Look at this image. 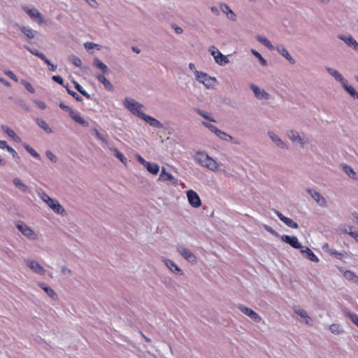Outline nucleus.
<instances>
[{"label": "nucleus", "mask_w": 358, "mask_h": 358, "mask_svg": "<svg viewBox=\"0 0 358 358\" xmlns=\"http://www.w3.org/2000/svg\"><path fill=\"white\" fill-rule=\"evenodd\" d=\"M330 331L335 335H340L344 332L343 327L338 324H332L329 327Z\"/></svg>", "instance_id": "ea45409f"}, {"label": "nucleus", "mask_w": 358, "mask_h": 358, "mask_svg": "<svg viewBox=\"0 0 358 358\" xmlns=\"http://www.w3.org/2000/svg\"><path fill=\"white\" fill-rule=\"evenodd\" d=\"M293 310L294 311V313H296V315L298 317L297 320L301 323H304L306 325H309V326L312 325V319L308 315L306 310H305L303 308L299 307V306L294 307Z\"/></svg>", "instance_id": "9d476101"}, {"label": "nucleus", "mask_w": 358, "mask_h": 358, "mask_svg": "<svg viewBox=\"0 0 358 358\" xmlns=\"http://www.w3.org/2000/svg\"><path fill=\"white\" fill-rule=\"evenodd\" d=\"M45 155L52 162L56 163L57 162V157L52 151L47 150L45 152Z\"/></svg>", "instance_id": "5fc2aeb1"}, {"label": "nucleus", "mask_w": 358, "mask_h": 358, "mask_svg": "<svg viewBox=\"0 0 358 358\" xmlns=\"http://www.w3.org/2000/svg\"><path fill=\"white\" fill-rule=\"evenodd\" d=\"M84 47L87 50H90L94 48H97V50H100L101 46L99 44L94 43L92 42H86L84 43Z\"/></svg>", "instance_id": "de8ad7c7"}, {"label": "nucleus", "mask_w": 358, "mask_h": 358, "mask_svg": "<svg viewBox=\"0 0 358 358\" xmlns=\"http://www.w3.org/2000/svg\"><path fill=\"white\" fill-rule=\"evenodd\" d=\"M342 168H343V170L344 171V172L351 178H353V179H355L357 180V176L356 174V173L354 171L353 169L347 165V164H343L342 165Z\"/></svg>", "instance_id": "58836bf2"}, {"label": "nucleus", "mask_w": 358, "mask_h": 358, "mask_svg": "<svg viewBox=\"0 0 358 358\" xmlns=\"http://www.w3.org/2000/svg\"><path fill=\"white\" fill-rule=\"evenodd\" d=\"M322 248L324 252H327L329 254L330 253V250H332V248H331L328 243H324L322 245Z\"/></svg>", "instance_id": "338daca9"}, {"label": "nucleus", "mask_w": 358, "mask_h": 358, "mask_svg": "<svg viewBox=\"0 0 358 358\" xmlns=\"http://www.w3.org/2000/svg\"><path fill=\"white\" fill-rule=\"evenodd\" d=\"M6 150L8 152H10L14 158L17 157V153L16 152V151L13 148L10 147L9 145L8 146Z\"/></svg>", "instance_id": "69168bd1"}, {"label": "nucleus", "mask_w": 358, "mask_h": 358, "mask_svg": "<svg viewBox=\"0 0 358 358\" xmlns=\"http://www.w3.org/2000/svg\"><path fill=\"white\" fill-rule=\"evenodd\" d=\"M194 159L201 166L208 169L212 172L221 173L227 177L231 176L224 169H222L223 164L222 163L217 162L204 151L197 152L194 157Z\"/></svg>", "instance_id": "f03ea898"}, {"label": "nucleus", "mask_w": 358, "mask_h": 358, "mask_svg": "<svg viewBox=\"0 0 358 358\" xmlns=\"http://www.w3.org/2000/svg\"><path fill=\"white\" fill-rule=\"evenodd\" d=\"M292 143L303 148L308 143V138L304 134H299L298 132H292Z\"/></svg>", "instance_id": "412c9836"}, {"label": "nucleus", "mask_w": 358, "mask_h": 358, "mask_svg": "<svg viewBox=\"0 0 358 358\" xmlns=\"http://www.w3.org/2000/svg\"><path fill=\"white\" fill-rule=\"evenodd\" d=\"M215 135L221 140L226 142H231L234 144H239L240 143L231 136L229 135L226 132L218 129Z\"/></svg>", "instance_id": "393cba45"}, {"label": "nucleus", "mask_w": 358, "mask_h": 358, "mask_svg": "<svg viewBox=\"0 0 358 358\" xmlns=\"http://www.w3.org/2000/svg\"><path fill=\"white\" fill-rule=\"evenodd\" d=\"M52 79L55 81L56 83L60 84V85H63L64 83V80L62 79V78L59 76H53Z\"/></svg>", "instance_id": "680f3d73"}, {"label": "nucleus", "mask_w": 358, "mask_h": 358, "mask_svg": "<svg viewBox=\"0 0 358 358\" xmlns=\"http://www.w3.org/2000/svg\"><path fill=\"white\" fill-rule=\"evenodd\" d=\"M93 65L96 68L100 69L103 73H106L109 71L108 66L98 58H94L93 59Z\"/></svg>", "instance_id": "72a5a7b5"}, {"label": "nucleus", "mask_w": 358, "mask_h": 358, "mask_svg": "<svg viewBox=\"0 0 358 358\" xmlns=\"http://www.w3.org/2000/svg\"><path fill=\"white\" fill-rule=\"evenodd\" d=\"M342 87L344 90L350 94L352 97L358 99V92L356 90L350 85L348 84V81L345 80L342 84Z\"/></svg>", "instance_id": "7c9ffc66"}, {"label": "nucleus", "mask_w": 358, "mask_h": 358, "mask_svg": "<svg viewBox=\"0 0 358 358\" xmlns=\"http://www.w3.org/2000/svg\"><path fill=\"white\" fill-rule=\"evenodd\" d=\"M194 159L201 166L208 169L212 172L221 173L227 177L231 176L224 169H222L223 164L222 163L217 162L204 151L197 152L194 157Z\"/></svg>", "instance_id": "f257e3e1"}, {"label": "nucleus", "mask_w": 358, "mask_h": 358, "mask_svg": "<svg viewBox=\"0 0 358 358\" xmlns=\"http://www.w3.org/2000/svg\"><path fill=\"white\" fill-rule=\"evenodd\" d=\"M220 9L227 15V17L232 20L236 21V15L234 13V12L231 10V8L224 3H222L220 4Z\"/></svg>", "instance_id": "a878e982"}, {"label": "nucleus", "mask_w": 358, "mask_h": 358, "mask_svg": "<svg viewBox=\"0 0 358 358\" xmlns=\"http://www.w3.org/2000/svg\"><path fill=\"white\" fill-rule=\"evenodd\" d=\"M202 124L208 128L211 132L214 133L215 134L217 132V130L219 129L215 125L208 123L207 122H202Z\"/></svg>", "instance_id": "3c124183"}, {"label": "nucleus", "mask_w": 358, "mask_h": 358, "mask_svg": "<svg viewBox=\"0 0 358 358\" xmlns=\"http://www.w3.org/2000/svg\"><path fill=\"white\" fill-rule=\"evenodd\" d=\"M325 70L335 80L340 83L341 85L346 80L343 75L334 68L327 66L325 67Z\"/></svg>", "instance_id": "5701e85b"}, {"label": "nucleus", "mask_w": 358, "mask_h": 358, "mask_svg": "<svg viewBox=\"0 0 358 358\" xmlns=\"http://www.w3.org/2000/svg\"><path fill=\"white\" fill-rule=\"evenodd\" d=\"M194 159L201 166L208 169L212 172L221 173L227 177L231 176L224 169H222L223 164L222 163L217 162L204 151L197 152L194 157Z\"/></svg>", "instance_id": "7ed1b4c3"}, {"label": "nucleus", "mask_w": 358, "mask_h": 358, "mask_svg": "<svg viewBox=\"0 0 358 358\" xmlns=\"http://www.w3.org/2000/svg\"><path fill=\"white\" fill-rule=\"evenodd\" d=\"M34 102L36 106H38L41 109H45L46 108V104L40 100L35 99Z\"/></svg>", "instance_id": "052dcab7"}, {"label": "nucleus", "mask_w": 358, "mask_h": 358, "mask_svg": "<svg viewBox=\"0 0 358 358\" xmlns=\"http://www.w3.org/2000/svg\"><path fill=\"white\" fill-rule=\"evenodd\" d=\"M124 106L134 115L141 118L145 114V106L131 97H127L123 101Z\"/></svg>", "instance_id": "20e7f679"}, {"label": "nucleus", "mask_w": 358, "mask_h": 358, "mask_svg": "<svg viewBox=\"0 0 358 358\" xmlns=\"http://www.w3.org/2000/svg\"><path fill=\"white\" fill-rule=\"evenodd\" d=\"M47 206L56 214L59 215H64L66 210L60 204L59 201L52 197H50L45 203Z\"/></svg>", "instance_id": "9b49d317"}, {"label": "nucleus", "mask_w": 358, "mask_h": 358, "mask_svg": "<svg viewBox=\"0 0 358 358\" xmlns=\"http://www.w3.org/2000/svg\"><path fill=\"white\" fill-rule=\"evenodd\" d=\"M274 213L277 215L280 220H282L285 224L288 227H291V220L285 216H284L281 213L274 210Z\"/></svg>", "instance_id": "a18cd8bd"}, {"label": "nucleus", "mask_w": 358, "mask_h": 358, "mask_svg": "<svg viewBox=\"0 0 358 358\" xmlns=\"http://www.w3.org/2000/svg\"><path fill=\"white\" fill-rule=\"evenodd\" d=\"M60 271L62 274L66 277H70L73 275L72 270L66 266H61Z\"/></svg>", "instance_id": "8fccbe9b"}, {"label": "nucleus", "mask_w": 358, "mask_h": 358, "mask_svg": "<svg viewBox=\"0 0 358 358\" xmlns=\"http://www.w3.org/2000/svg\"><path fill=\"white\" fill-rule=\"evenodd\" d=\"M13 182L16 188H17L20 191L23 193H29L30 192V189L27 185L25 184L24 181H22L19 178H14L13 180Z\"/></svg>", "instance_id": "b1692460"}, {"label": "nucleus", "mask_w": 358, "mask_h": 358, "mask_svg": "<svg viewBox=\"0 0 358 358\" xmlns=\"http://www.w3.org/2000/svg\"><path fill=\"white\" fill-rule=\"evenodd\" d=\"M209 52L213 56L215 62L220 66L225 65L229 63V59L227 56L224 55L217 48L210 46Z\"/></svg>", "instance_id": "6e6552de"}, {"label": "nucleus", "mask_w": 358, "mask_h": 358, "mask_svg": "<svg viewBox=\"0 0 358 358\" xmlns=\"http://www.w3.org/2000/svg\"><path fill=\"white\" fill-rule=\"evenodd\" d=\"M3 73L5 75H6L7 76H8L13 80H14L15 82H18V78L14 74V73L13 71H10V70H6V71H3Z\"/></svg>", "instance_id": "bf43d9fd"}, {"label": "nucleus", "mask_w": 358, "mask_h": 358, "mask_svg": "<svg viewBox=\"0 0 358 358\" xmlns=\"http://www.w3.org/2000/svg\"><path fill=\"white\" fill-rule=\"evenodd\" d=\"M251 52L255 57H257V59L259 60V62H260V64L262 66H267L268 64H267L266 60L264 59V57L261 55V54L259 52H257V50H255L254 49H252Z\"/></svg>", "instance_id": "79ce46f5"}, {"label": "nucleus", "mask_w": 358, "mask_h": 358, "mask_svg": "<svg viewBox=\"0 0 358 358\" xmlns=\"http://www.w3.org/2000/svg\"><path fill=\"white\" fill-rule=\"evenodd\" d=\"M329 254L338 259H342L344 256L343 253L338 252L334 248H332V250H330Z\"/></svg>", "instance_id": "13d9d810"}, {"label": "nucleus", "mask_w": 358, "mask_h": 358, "mask_svg": "<svg viewBox=\"0 0 358 358\" xmlns=\"http://www.w3.org/2000/svg\"><path fill=\"white\" fill-rule=\"evenodd\" d=\"M23 10L30 17V18L37 22L38 24L45 23V20L43 15L34 7L22 6Z\"/></svg>", "instance_id": "0eeeda50"}, {"label": "nucleus", "mask_w": 358, "mask_h": 358, "mask_svg": "<svg viewBox=\"0 0 358 358\" xmlns=\"http://www.w3.org/2000/svg\"><path fill=\"white\" fill-rule=\"evenodd\" d=\"M97 80L101 83L104 87L108 91H113L114 87L111 83L103 75L99 74L96 75Z\"/></svg>", "instance_id": "2f4dec72"}, {"label": "nucleus", "mask_w": 358, "mask_h": 358, "mask_svg": "<svg viewBox=\"0 0 358 358\" xmlns=\"http://www.w3.org/2000/svg\"><path fill=\"white\" fill-rule=\"evenodd\" d=\"M148 171L153 175L157 174L159 171V166L156 163L148 162L145 166Z\"/></svg>", "instance_id": "4c0bfd02"}, {"label": "nucleus", "mask_w": 358, "mask_h": 358, "mask_svg": "<svg viewBox=\"0 0 358 358\" xmlns=\"http://www.w3.org/2000/svg\"><path fill=\"white\" fill-rule=\"evenodd\" d=\"M19 29L29 39L34 38L35 31L31 28L25 26H20L19 27Z\"/></svg>", "instance_id": "c9c22d12"}, {"label": "nucleus", "mask_w": 358, "mask_h": 358, "mask_svg": "<svg viewBox=\"0 0 358 358\" xmlns=\"http://www.w3.org/2000/svg\"><path fill=\"white\" fill-rule=\"evenodd\" d=\"M108 150L110 153H112L114 156H115L124 165H126L127 164V158L117 149H116L113 147H109Z\"/></svg>", "instance_id": "473e14b6"}, {"label": "nucleus", "mask_w": 358, "mask_h": 358, "mask_svg": "<svg viewBox=\"0 0 358 358\" xmlns=\"http://www.w3.org/2000/svg\"><path fill=\"white\" fill-rule=\"evenodd\" d=\"M36 124L42 129L46 134H50L53 133V130L50 128L49 124L42 118L37 117L36 119Z\"/></svg>", "instance_id": "cd10ccee"}, {"label": "nucleus", "mask_w": 358, "mask_h": 358, "mask_svg": "<svg viewBox=\"0 0 358 358\" xmlns=\"http://www.w3.org/2000/svg\"><path fill=\"white\" fill-rule=\"evenodd\" d=\"M310 196L314 199V201L321 207H327V202L326 199L317 191L315 189H308L307 190Z\"/></svg>", "instance_id": "f3484780"}, {"label": "nucleus", "mask_w": 358, "mask_h": 358, "mask_svg": "<svg viewBox=\"0 0 358 358\" xmlns=\"http://www.w3.org/2000/svg\"><path fill=\"white\" fill-rule=\"evenodd\" d=\"M187 198L189 205L194 208H199L201 206V201L199 194L194 190L189 189L187 192Z\"/></svg>", "instance_id": "4468645a"}, {"label": "nucleus", "mask_w": 358, "mask_h": 358, "mask_svg": "<svg viewBox=\"0 0 358 358\" xmlns=\"http://www.w3.org/2000/svg\"><path fill=\"white\" fill-rule=\"evenodd\" d=\"M27 266L36 274L40 275H45L46 270L44 267L36 260L33 259H27L25 260Z\"/></svg>", "instance_id": "1a4fd4ad"}, {"label": "nucleus", "mask_w": 358, "mask_h": 358, "mask_svg": "<svg viewBox=\"0 0 358 358\" xmlns=\"http://www.w3.org/2000/svg\"><path fill=\"white\" fill-rule=\"evenodd\" d=\"M26 48L32 55H36L38 57H39L41 59L44 61L45 63L49 64V59L45 57V55L43 53L38 51L36 49H32L27 46L26 47Z\"/></svg>", "instance_id": "e433bc0d"}, {"label": "nucleus", "mask_w": 358, "mask_h": 358, "mask_svg": "<svg viewBox=\"0 0 358 358\" xmlns=\"http://www.w3.org/2000/svg\"><path fill=\"white\" fill-rule=\"evenodd\" d=\"M45 292L52 299H56L57 297V295L56 292L54 291V289L50 287V286L46 288Z\"/></svg>", "instance_id": "6e6d98bb"}, {"label": "nucleus", "mask_w": 358, "mask_h": 358, "mask_svg": "<svg viewBox=\"0 0 358 358\" xmlns=\"http://www.w3.org/2000/svg\"><path fill=\"white\" fill-rule=\"evenodd\" d=\"M70 117L78 124L83 126V127H88L89 122L86 121L83 117H82L80 114L73 110H71Z\"/></svg>", "instance_id": "bb28decb"}, {"label": "nucleus", "mask_w": 358, "mask_h": 358, "mask_svg": "<svg viewBox=\"0 0 358 358\" xmlns=\"http://www.w3.org/2000/svg\"><path fill=\"white\" fill-rule=\"evenodd\" d=\"M1 128L9 137L12 138L15 142L20 143L21 138L18 136L15 132L6 125H1Z\"/></svg>", "instance_id": "c85d7f7f"}, {"label": "nucleus", "mask_w": 358, "mask_h": 358, "mask_svg": "<svg viewBox=\"0 0 358 358\" xmlns=\"http://www.w3.org/2000/svg\"><path fill=\"white\" fill-rule=\"evenodd\" d=\"M69 60L77 67H80L82 65L80 59L76 55H70L69 57Z\"/></svg>", "instance_id": "49530a36"}, {"label": "nucleus", "mask_w": 358, "mask_h": 358, "mask_svg": "<svg viewBox=\"0 0 358 358\" xmlns=\"http://www.w3.org/2000/svg\"><path fill=\"white\" fill-rule=\"evenodd\" d=\"M348 317L358 327V315L352 313H348Z\"/></svg>", "instance_id": "864d4df0"}, {"label": "nucleus", "mask_w": 358, "mask_h": 358, "mask_svg": "<svg viewBox=\"0 0 358 358\" xmlns=\"http://www.w3.org/2000/svg\"><path fill=\"white\" fill-rule=\"evenodd\" d=\"M15 226L17 228V229L22 234V235L29 241H36L38 240V233L34 231L27 223L21 220H18L15 223Z\"/></svg>", "instance_id": "39448f33"}, {"label": "nucleus", "mask_w": 358, "mask_h": 358, "mask_svg": "<svg viewBox=\"0 0 358 358\" xmlns=\"http://www.w3.org/2000/svg\"><path fill=\"white\" fill-rule=\"evenodd\" d=\"M349 235H350L352 238H354L356 241L358 240V231H350Z\"/></svg>", "instance_id": "774afa93"}, {"label": "nucleus", "mask_w": 358, "mask_h": 358, "mask_svg": "<svg viewBox=\"0 0 358 358\" xmlns=\"http://www.w3.org/2000/svg\"><path fill=\"white\" fill-rule=\"evenodd\" d=\"M343 274L347 280L358 285V276L354 272L345 270L343 272Z\"/></svg>", "instance_id": "f704fd0d"}, {"label": "nucleus", "mask_w": 358, "mask_h": 358, "mask_svg": "<svg viewBox=\"0 0 358 358\" xmlns=\"http://www.w3.org/2000/svg\"><path fill=\"white\" fill-rule=\"evenodd\" d=\"M141 119L144 120L149 125H150L151 127H152L154 128L159 129H164V125L162 123H161L159 120H157L155 117H153L150 115H148L145 113L143 115V117Z\"/></svg>", "instance_id": "4be33fe9"}, {"label": "nucleus", "mask_w": 358, "mask_h": 358, "mask_svg": "<svg viewBox=\"0 0 358 358\" xmlns=\"http://www.w3.org/2000/svg\"><path fill=\"white\" fill-rule=\"evenodd\" d=\"M37 196L44 202L45 203L48 199L50 197L48 194L45 192L43 189L41 188L36 189V190Z\"/></svg>", "instance_id": "37998d69"}, {"label": "nucleus", "mask_w": 358, "mask_h": 358, "mask_svg": "<svg viewBox=\"0 0 358 358\" xmlns=\"http://www.w3.org/2000/svg\"><path fill=\"white\" fill-rule=\"evenodd\" d=\"M21 84L24 85V87L26 88V90L29 92L31 94L35 93V89L34 87L31 85L30 83L25 80H21Z\"/></svg>", "instance_id": "09e8293b"}, {"label": "nucleus", "mask_w": 358, "mask_h": 358, "mask_svg": "<svg viewBox=\"0 0 358 358\" xmlns=\"http://www.w3.org/2000/svg\"><path fill=\"white\" fill-rule=\"evenodd\" d=\"M250 89L253 92L257 99L260 100H268L270 97L269 94L264 90L255 85H251Z\"/></svg>", "instance_id": "6ab92c4d"}, {"label": "nucleus", "mask_w": 358, "mask_h": 358, "mask_svg": "<svg viewBox=\"0 0 358 358\" xmlns=\"http://www.w3.org/2000/svg\"><path fill=\"white\" fill-rule=\"evenodd\" d=\"M195 78L208 89H213L217 83V80L215 77H211L203 71L196 72Z\"/></svg>", "instance_id": "423d86ee"}, {"label": "nucleus", "mask_w": 358, "mask_h": 358, "mask_svg": "<svg viewBox=\"0 0 358 358\" xmlns=\"http://www.w3.org/2000/svg\"><path fill=\"white\" fill-rule=\"evenodd\" d=\"M136 159L144 166L148 164V162L145 161L141 155H136Z\"/></svg>", "instance_id": "0e129e2a"}, {"label": "nucleus", "mask_w": 358, "mask_h": 358, "mask_svg": "<svg viewBox=\"0 0 358 358\" xmlns=\"http://www.w3.org/2000/svg\"><path fill=\"white\" fill-rule=\"evenodd\" d=\"M338 38L342 41L348 48L355 52H358V42L351 35L340 34Z\"/></svg>", "instance_id": "f8f14e48"}, {"label": "nucleus", "mask_w": 358, "mask_h": 358, "mask_svg": "<svg viewBox=\"0 0 358 358\" xmlns=\"http://www.w3.org/2000/svg\"><path fill=\"white\" fill-rule=\"evenodd\" d=\"M177 252L189 262L192 264L197 262L196 257L189 249L179 246L177 248Z\"/></svg>", "instance_id": "ddd939ff"}, {"label": "nucleus", "mask_w": 358, "mask_h": 358, "mask_svg": "<svg viewBox=\"0 0 358 358\" xmlns=\"http://www.w3.org/2000/svg\"><path fill=\"white\" fill-rule=\"evenodd\" d=\"M159 180L164 182L169 181L171 185H178V179L176 178L171 173L166 172L164 167H162V172L159 174Z\"/></svg>", "instance_id": "aec40b11"}, {"label": "nucleus", "mask_w": 358, "mask_h": 358, "mask_svg": "<svg viewBox=\"0 0 358 358\" xmlns=\"http://www.w3.org/2000/svg\"><path fill=\"white\" fill-rule=\"evenodd\" d=\"M277 50L280 55H282L283 57H285L287 59H289V54L288 51L284 47L278 46L277 48Z\"/></svg>", "instance_id": "4d7b16f0"}, {"label": "nucleus", "mask_w": 358, "mask_h": 358, "mask_svg": "<svg viewBox=\"0 0 358 358\" xmlns=\"http://www.w3.org/2000/svg\"><path fill=\"white\" fill-rule=\"evenodd\" d=\"M162 261L171 272L175 274H178L179 275H183L182 269L172 260L167 259L166 257H162Z\"/></svg>", "instance_id": "a211bd4d"}, {"label": "nucleus", "mask_w": 358, "mask_h": 358, "mask_svg": "<svg viewBox=\"0 0 358 358\" xmlns=\"http://www.w3.org/2000/svg\"><path fill=\"white\" fill-rule=\"evenodd\" d=\"M301 253L303 254L306 258L314 262H318V257L313 253V252L307 248H303L301 250Z\"/></svg>", "instance_id": "c756f323"}, {"label": "nucleus", "mask_w": 358, "mask_h": 358, "mask_svg": "<svg viewBox=\"0 0 358 358\" xmlns=\"http://www.w3.org/2000/svg\"><path fill=\"white\" fill-rule=\"evenodd\" d=\"M264 227L267 231L270 232L271 234H273L274 236H279L276 231H275L271 227H268V225L264 224Z\"/></svg>", "instance_id": "e2e57ef3"}, {"label": "nucleus", "mask_w": 358, "mask_h": 358, "mask_svg": "<svg viewBox=\"0 0 358 358\" xmlns=\"http://www.w3.org/2000/svg\"><path fill=\"white\" fill-rule=\"evenodd\" d=\"M292 248L299 249L301 251L302 250L303 248L306 247L301 245V244L299 242L298 238L296 237L292 236Z\"/></svg>", "instance_id": "603ef678"}, {"label": "nucleus", "mask_w": 358, "mask_h": 358, "mask_svg": "<svg viewBox=\"0 0 358 358\" xmlns=\"http://www.w3.org/2000/svg\"><path fill=\"white\" fill-rule=\"evenodd\" d=\"M195 111L199 115H201V117H203V118L208 120H210L211 122H215V120L212 117V116L207 112L206 111H203L201 109H199V108H196L195 109Z\"/></svg>", "instance_id": "c03bdc74"}, {"label": "nucleus", "mask_w": 358, "mask_h": 358, "mask_svg": "<svg viewBox=\"0 0 358 358\" xmlns=\"http://www.w3.org/2000/svg\"><path fill=\"white\" fill-rule=\"evenodd\" d=\"M268 136L272 141V142L275 145V146L280 150L288 149V143L284 142L280 136H278L273 131H268L267 132Z\"/></svg>", "instance_id": "2eb2a0df"}, {"label": "nucleus", "mask_w": 358, "mask_h": 358, "mask_svg": "<svg viewBox=\"0 0 358 358\" xmlns=\"http://www.w3.org/2000/svg\"><path fill=\"white\" fill-rule=\"evenodd\" d=\"M238 308L245 315L248 316L251 320L256 322H259L262 320L261 317L252 309L242 305L239 304L238 306Z\"/></svg>", "instance_id": "dca6fc26"}, {"label": "nucleus", "mask_w": 358, "mask_h": 358, "mask_svg": "<svg viewBox=\"0 0 358 358\" xmlns=\"http://www.w3.org/2000/svg\"><path fill=\"white\" fill-rule=\"evenodd\" d=\"M257 40L259 43H261L262 44L265 45L266 48H268V49L272 50L273 48V46L272 45V44L270 42V41L267 38H266L265 36L258 35L257 36Z\"/></svg>", "instance_id": "a19ab883"}]
</instances>
